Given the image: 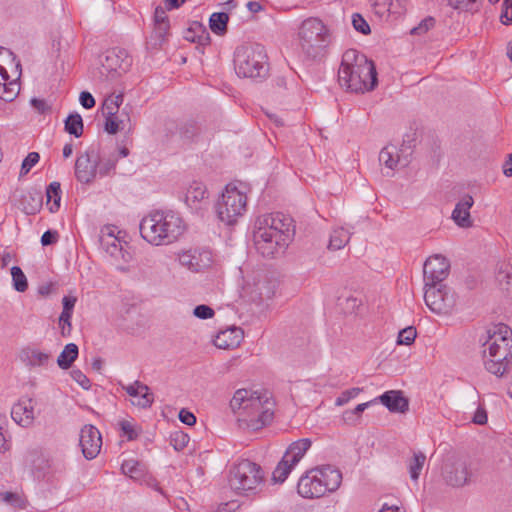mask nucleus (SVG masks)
Returning <instances> with one entry per match:
<instances>
[{
	"instance_id": "nucleus-1",
	"label": "nucleus",
	"mask_w": 512,
	"mask_h": 512,
	"mask_svg": "<svg viewBox=\"0 0 512 512\" xmlns=\"http://www.w3.org/2000/svg\"><path fill=\"white\" fill-rule=\"evenodd\" d=\"M292 222V218L279 212L257 217L253 231L257 251L267 258L283 253L294 234Z\"/></svg>"
},
{
	"instance_id": "nucleus-2",
	"label": "nucleus",
	"mask_w": 512,
	"mask_h": 512,
	"mask_svg": "<svg viewBox=\"0 0 512 512\" xmlns=\"http://www.w3.org/2000/svg\"><path fill=\"white\" fill-rule=\"evenodd\" d=\"M338 81L347 91H370L377 85V72L372 61L357 50H347L338 70Z\"/></svg>"
},
{
	"instance_id": "nucleus-3",
	"label": "nucleus",
	"mask_w": 512,
	"mask_h": 512,
	"mask_svg": "<svg viewBox=\"0 0 512 512\" xmlns=\"http://www.w3.org/2000/svg\"><path fill=\"white\" fill-rule=\"evenodd\" d=\"M182 218L173 211H154L145 216L139 225L142 238L151 245H168L184 232Z\"/></svg>"
},
{
	"instance_id": "nucleus-4",
	"label": "nucleus",
	"mask_w": 512,
	"mask_h": 512,
	"mask_svg": "<svg viewBox=\"0 0 512 512\" xmlns=\"http://www.w3.org/2000/svg\"><path fill=\"white\" fill-rule=\"evenodd\" d=\"M274 403L267 391L259 392L248 389H238L230 401L234 412L246 411L250 417L247 426L259 430L273 418Z\"/></svg>"
},
{
	"instance_id": "nucleus-5",
	"label": "nucleus",
	"mask_w": 512,
	"mask_h": 512,
	"mask_svg": "<svg viewBox=\"0 0 512 512\" xmlns=\"http://www.w3.org/2000/svg\"><path fill=\"white\" fill-rule=\"evenodd\" d=\"M483 359L488 372L502 376L507 369V361L512 357V330L505 324H498L489 331L484 343Z\"/></svg>"
},
{
	"instance_id": "nucleus-6",
	"label": "nucleus",
	"mask_w": 512,
	"mask_h": 512,
	"mask_svg": "<svg viewBox=\"0 0 512 512\" xmlns=\"http://www.w3.org/2000/svg\"><path fill=\"white\" fill-rule=\"evenodd\" d=\"M234 66L238 76L265 78L269 71L265 48L257 43L239 46L234 53Z\"/></svg>"
},
{
	"instance_id": "nucleus-7",
	"label": "nucleus",
	"mask_w": 512,
	"mask_h": 512,
	"mask_svg": "<svg viewBox=\"0 0 512 512\" xmlns=\"http://www.w3.org/2000/svg\"><path fill=\"white\" fill-rule=\"evenodd\" d=\"M298 41L302 53L308 59L315 60L324 56L330 44V33L320 19L310 17L299 26Z\"/></svg>"
},
{
	"instance_id": "nucleus-8",
	"label": "nucleus",
	"mask_w": 512,
	"mask_h": 512,
	"mask_svg": "<svg viewBox=\"0 0 512 512\" xmlns=\"http://www.w3.org/2000/svg\"><path fill=\"white\" fill-rule=\"evenodd\" d=\"M229 485L240 496H254L264 485V473L260 465L243 459L229 471Z\"/></svg>"
},
{
	"instance_id": "nucleus-9",
	"label": "nucleus",
	"mask_w": 512,
	"mask_h": 512,
	"mask_svg": "<svg viewBox=\"0 0 512 512\" xmlns=\"http://www.w3.org/2000/svg\"><path fill=\"white\" fill-rule=\"evenodd\" d=\"M247 197L235 186L227 185L216 203V212L220 221L234 224L246 211Z\"/></svg>"
},
{
	"instance_id": "nucleus-10",
	"label": "nucleus",
	"mask_w": 512,
	"mask_h": 512,
	"mask_svg": "<svg viewBox=\"0 0 512 512\" xmlns=\"http://www.w3.org/2000/svg\"><path fill=\"white\" fill-rule=\"evenodd\" d=\"M424 300L429 309L438 315L450 314L456 305L455 293L446 284L424 285Z\"/></svg>"
},
{
	"instance_id": "nucleus-11",
	"label": "nucleus",
	"mask_w": 512,
	"mask_h": 512,
	"mask_svg": "<svg viewBox=\"0 0 512 512\" xmlns=\"http://www.w3.org/2000/svg\"><path fill=\"white\" fill-rule=\"evenodd\" d=\"M471 472L467 462L457 456H448L442 467L444 482L455 488L463 487L469 482Z\"/></svg>"
},
{
	"instance_id": "nucleus-12",
	"label": "nucleus",
	"mask_w": 512,
	"mask_h": 512,
	"mask_svg": "<svg viewBox=\"0 0 512 512\" xmlns=\"http://www.w3.org/2000/svg\"><path fill=\"white\" fill-rule=\"evenodd\" d=\"M450 264L442 255L429 257L423 267L424 282L426 286L443 284L449 274Z\"/></svg>"
},
{
	"instance_id": "nucleus-13",
	"label": "nucleus",
	"mask_w": 512,
	"mask_h": 512,
	"mask_svg": "<svg viewBox=\"0 0 512 512\" xmlns=\"http://www.w3.org/2000/svg\"><path fill=\"white\" fill-rule=\"evenodd\" d=\"M412 148L405 142L400 148L393 144H388L379 153V162L390 170H394L398 165L405 167L410 162Z\"/></svg>"
},
{
	"instance_id": "nucleus-14",
	"label": "nucleus",
	"mask_w": 512,
	"mask_h": 512,
	"mask_svg": "<svg viewBox=\"0 0 512 512\" xmlns=\"http://www.w3.org/2000/svg\"><path fill=\"white\" fill-rule=\"evenodd\" d=\"M98 161L93 148L88 149L77 157L75 162V177L83 184H91L97 174Z\"/></svg>"
},
{
	"instance_id": "nucleus-15",
	"label": "nucleus",
	"mask_w": 512,
	"mask_h": 512,
	"mask_svg": "<svg viewBox=\"0 0 512 512\" xmlns=\"http://www.w3.org/2000/svg\"><path fill=\"white\" fill-rule=\"evenodd\" d=\"M179 263L191 272H200L212 263V253L206 249H190L178 255Z\"/></svg>"
},
{
	"instance_id": "nucleus-16",
	"label": "nucleus",
	"mask_w": 512,
	"mask_h": 512,
	"mask_svg": "<svg viewBox=\"0 0 512 512\" xmlns=\"http://www.w3.org/2000/svg\"><path fill=\"white\" fill-rule=\"evenodd\" d=\"M101 63L102 68L108 73L120 75L129 69L132 59L125 49L116 47L105 53L104 60Z\"/></svg>"
},
{
	"instance_id": "nucleus-17",
	"label": "nucleus",
	"mask_w": 512,
	"mask_h": 512,
	"mask_svg": "<svg viewBox=\"0 0 512 512\" xmlns=\"http://www.w3.org/2000/svg\"><path fill=\"white\" fill-rule=\"evenodd\" d=\"M80 446L86 459H94L100 452L102 437L93 425H85L80 432Z\"/></svg>"
},
{
	"instance_id": "nucleus-18",
	"label": "nucleus",
	"mask_w": 512,
	"mask_h": 512,
	"mask_svg": "<svg viewBox=\"0 0 512 512\" xmlns=\"http://www.w3.org/2000/svg\"><path fill=\"white\" fill-rule=\"evenodd\" d=\"M297 491L303 498H319L326 494L325 488L313 469L303 475L297 485Z\"/></svg>"
},
{
	"instance_id": "nucleus-19",
	"label": "nucleus",
	"mask_w": 512,
	"mask_h": 512,
	"mask_svg": "<svg viewBox=\"0 0 512 512\" xmlns=\"http://www.w3.org/2000/svg\"><path fill=\"white\" fill-rule=\"evenodd\" d=\"M373 11L379 17L400 16L406 10V0H370Z\"/></svg>"
},
{
	"instance_id": "nucleus-20",
	"label": "nucleus",
	"mask_w": 512,
	"mask_h": 512,
	"mask_svg": "<svg viewBox=\"0 0 512 512\" xmlns=\"http://www.w3.org/2000/svg\"><path fill=\"white\" fill-rule=\"evenodd\" d=\"M377 399L393 413H405L409 409V401L400 390L386 391Z\"/></svg>"
},
{
	"instance_id": "nucleus-21",
	"label": "nucleus",
	"mask_w": 512,
	"mask_h": 512,
	"mask_svg": "<svg viewBox=\"0 0 512 512\" xmlns=\"http://www.w3.org/2000/svg\"><path fill=\"white\" fill-rule=\"evenodd\" d=\"M313 470L317 472V476L319 480H321V484L325 488L326 493L334 492L339 488L342 481V474L337 468L331 465H325Z\"/></svg>"
},
{
	"instance_id": "nucleus-22",
	"label": "nucleus",
	"mask_w": 512,
	"mask_h": 512,
	"mask_svg": "<svg viewBox=\"0 0 512 512\" xmlns=\"http://www.w3.org/2000/svg\"><path fill=\"white\" fill-rule=\"evenodd\" d=\"M473 204L474 200L471 195H465L456 204L452 212V219L458 226L462 228H468L472 226V220L469 210L473 206Z\"/></svg>"
},
{
	"instance_id": "nucleus-23",
	"label": "nucleus",
	"mask_w": 512,
	"mask_h": 512,
	"mask_svg": "<svg viewBox=\"0 0 512 512\" xmlns=\"http://www.w3.org/2000/svg\"><path fill=\"white\" fill-rule=\"evenodd\" d=\"M11 417L17 424L23 427L30 426L34 420L32 399L15 404L11 410Z\"/></svg>"
},
{
	"instance_id": "nucleus-24",
	"label": "nucleus",
	"mask_w": 512,
	"mask_h": 512,
	"mask_svg": "<svg viewBox=\"0 0 512 512\" xmlns=\"http://www.w3.org/2000/svg\"><path fill=\"white\" fill-rule=\"evenodd\" d=\"M108 232L102 231L100 236V245L102 249L115 260L125 259L121 241L113 234L110 229Z\"/></svg>"
},
{
	"instance_id": "nucleus-25",
	"label": "nucleus",
	"mask_w": 512,
	"mask_h": 512,
	"mask_svg": "<svg viewBox=\"0 0 512 512\" xmlns=\"http://www.w3.org/2000/svg\"><path fill=\"white\" fill-rule=\"evenodd\" d=\"M207 189L206 186L201 183L194 181L187 188L185 194V202L191 209H199L202 204L206 202Z\"/></svg>"
},
{
	"instance_id": "nucleus-26",
	"label": "nucleus",
	"mask_w": 512,
	"mask_h": 512,
	"mask_svg": "<svg viewBox=\"0 0 512 512\" xmlns=\"http://www.w3.org/2000/svg\"><path fill=\"white\" fill-rule=\"evenodd\" d=\"M0 99L5 102L13 101L19 94L20 85L17 81H9V74L5 67L0 65Z\"/></svg>"
},
{
	"instance_id": "nucleus-27",
	"label": "nucleus",
	"mask_w": 512,
	"mask_h": 512,
	"mask_svg": "<svg viewBox=\"0 0 512 512\" xmlns=\"http://www.w3.org/2000/svg\"><path fill=\"white\" fill-rule=\"evenodd\" d=\"M242 338V330L240 328H230L220 331L215 339L214 345L220 349H230L236 347Z\"/></svg>"
},
{
	"instance_id": "nucleus-28",
	"label": "nucleus",
	"mask_w": 512,
	"mask_h": 512,
	"mask_svg": "<svg viewBox=\"0 0 512 512\" xmlns=\"http://www.w3.org/2000/svg\"><path fill=\"white\" fill-rule=\"evenodd\" d=\"M309 438L299 439L289 445L284 456L291 460L292 464H297L311 447Z\"/></svg>"
},
{
	"instance_id": "nucleus-29",
	"label": "nucleus",
	"mask_w": 512,
	"mask_h": 512,
	"mask_svg": "<svg viewBox=\"0 0 512 512\" xmlns=\"http://www.w3.org/2000/svg\"><path fill=\"white\" fill-rule=\"evenodd\" d=\"M21 360L29 367L47 365L50 355L37 349L27 348L21 352Z\"/></svg>"
},
{
	"instance_id": "nucleus-30",
	"label": "nucleus",
	"mask_w": 512,
	"mask_h": 512,
	"mask_svg": "<svg viewBox=\"0 0 512 512\" xmlns=\"http://www.w3.org/2000/svg\"><path fill=\"white\" fill-rule=\"evenodd\" d=\"M496 279L500 288L508 297H512V264L502 263L499 265Z\"/></svg>"
},
{
	"instance_id": "nucleus-31",
	"label": "nucleus",
	"mask_w": 512,
	"mask_h": 512,
	"mask_svg": "<svg viewBox=\"0 0 512 512\" xmlns=\"http://www.w3.org/2000/svg\"><path fill=\"white\" fill-rule=\"evenodd\" d=\"M121 470L124 475L139 481L146 474V465L136 459H127L122 463Z\"/></svg>"
},
{
	"instance_id": "nucleus-32",
	"label": "nucleus",
	"mask_w": 512,
	"mask_h": 512,
	"mask_svg": "<svg viewBox=\"0 0 512 512\" xmlns=\"http://www.w3.org/2000/svg\"><path fill=\"white\" fill-rule=\"evenodd\" d=\"M96 159L98 161V174L101 177L109 176L116 168V164L118 162L117 152H112L108 155L102 154L99 155L96 152Z\"/></svg>"
},
{
	"instance_id": "nucleus-33",
	"label": "nucleus",
	"mask_w": 512,
	"mask_h": 512,
	"mask_svg": "<svg viewBox=\"0 0 512 512\" xmlns=\"http://www.w3.org/2000/svg\"><path fill=\"white\" fill-rule=\"evenodd\" d=\"M78 346L74 343L67 344L57 358V364L61 369H69L78 357Z\"/></svg>"
},
{
	"instance_id": "nucleus-34",
	"label": "nucleus",
	"mask_w": 512,
	"mask_h": 512,
	"mask_svg": "<svg viewBox=\"0 0 512 512\" xmlns=\"http://www.w3.org/2000/svg\"><path fill=\"white\" fill-rule=\"evenodd\" d=\"M64 129L76 138L81 137L84 129L81 115L77 112L69 114L64 121Z\"/></svg>"
},
{
	"instance_id": "nucleus-35",
	"label": "nucleus",
	"mask_w": 512,
	"mask_h": 512,
	"mask_svg": "<svg viewBox=\"0 0 512 512\" xmlns=\"http://www.w3.org/2000/svg\"><path fill=\"white\" fill-rule=\"evenodd\" d=\"M351 232L343 227L336 228L330 235L328 248L331 250H339L349 242Z\"/></svg>"
},
{
	"instance_id": "nucleus-36",
	"label": "nucleus",
	"mask_w": 512,
	"mask_h": 512,
	"mask_svg": "<svg viewBox=\"0 0 512 512\" xmlns=\"http://www.w3.org/2000/svg\"><path fill=\"white\" fill-rule=\"evenodd\" d=\"M229 16L225 12H215L210 16L209 26L212 32L217 35H222L227 30V23Z\"/></svg>"
},
{
	"instance_id": "nucleus-37",
	"label": "nucleus",
	"mask_w": 512,
	"mask_h": 512,
	"mask_svg": "<svg viewBox=\"0 0 512 512\" xmlns=\"http://www.w3.org/2000/svg\"><path fill=\"white\" fill-rule=\"evenodd\" d=\"M296 464H292L291 460L287 457L283 456L281 461L278 463L277 467L272 473V479L276 483H283L288 475L290 474L291 470L294 468Z\"/></svg>"
},
{
	"instance_id": "nucleus-38",
	"label": "nucleus",
	"mask_w": 512,
	"mask_h": 512,
	"mask_svg": "<svg viewBox=\"0 0 512 512\" xmlns=\"http://www.w3.org/2000/svg\"><path fill=\"white\" fill-rule=\"evenodd\" d=\"M47 204H52L49 207L51 212L58 211L61 201V187L59 182H52L46 189Z\"/></svg>"
},
{
	"instance_id": "nucleus-39",
	"label": "nucleus",
	"mask_w": 512,
	"mask_h": 512,
	"mask_svg": "<svg viewBox=\"0 0 512 512\" xmlns=\"http://www.w3.org/2000/svg\"><path fill=\"white\" fill-rule=\"evenodd\" d=\"M426 462V456L422 452H414L413 457L409 460L408 470L410 474V478L413 481H417L420 473L423 469V466Z\"/></svg>"
},
{
	"instance_id": "nucleus-40",
	"label": "nucleus",
	"mask_w": 512,
	"mask_h": 512,
	"mask_svg": "<svg viewBox=\"0 0 512 512\" xmlns=\"http://www.w3.org/2000/svg\"><path fill=\"white\" fill-rule=\"evenodd\" d=\"M377 399L358 404L354 409L352 410H346L343 412L342 418L343 421L348 425H355L359 418L361 417V414L374 402H376Z\"/></svg>"
},
{
	"instance_id": "nucleus-41",
	"label": "nucleus",
	"mask_w": 512,
	"mask_h": 512,
	"mask_svg": "<svg viewBox=\"0 0 512 512\" xmlns=\"http://www.w3.org/2000/svg\"><path fill=\"white\" fill-rule=\"evenodd\" d=\"M135 385H137L140 389L143 390L142 393L138 396L137 401H133L132 404L136 405L140 408H149L154 402L153 393L150 392V388L143 384L142 382L136 380Z\"/></svg>"
},
{
	"instance_id": "nucleus-42",
	"label": "nucleus",
	"mask_w": 512,
	"mask_h": 512,
	"mask_svg": "<svg viewBox=\"0 0 512 512\" xmlns=\"http://www.w3.org/2000/svg\"><path fill=\"white\" fill-rule=\"evenodd\" d=\"M123 103V94H111L103 102L104 115H116L120 105Z\"/></svg>"
},
{
	"instance_id": "nucleus-43",
	"label": "nucleus",
	"mask_w": 512,
	"mask_h": 512,
	"mask_svg": "<svg viewBox=\"0 0 512 512\" xmlns=\"http://www.w3.org/2000/svg\"><path fill=\"white\" fill-rule=\"evenodd\" d=\"M11 275L14 289L18 292H25L28 288V281L21 268L13 266L11 268Z\"/></svg>"
},
{
	"instance_id": "nucleus-44",
	"label": "nucleus",
	"mask_w": 512,
	"mask_h": 512,
	"mask_svg": "<svg viewBox=\"0 0 512 512\" xmlns=\"http://www.w3.org/2000/svg\"><path fill=\"white\" fill-rule=\"evenodd\" d=\"M436 20L432 16H427L421 22L413 27L410 31L411 35H424L435 26Z\"/></svg>"
},
{
	"instance_id": "nucleus-45",
	"label": "nucleus",
	"mask_w": 512,
	"mask_h": 512,
	"mask_svg": "<svg viewBox=\"0 0 512 512\" xmlns=\"http://www.w3.org/2000/svg\"><path fill=\"white\" fill-rule=\"evenodd\" d=\"M363 388L353 387L348 390L343 391L336 399V406H343L347 404L350 400L356 398L361 392Z\"/></svg>"
},
{
	"instance_id": "nucleus-46",
	"label": "nucleus",
	"mask_w": 512,
	"mask_h": 512,
	"mask_svg": "<svg viewBox=\"0 0 512 512\" xmlns=\"http://www.w3.org/2000/svg\"><path fill=\"white\" fill-rule=\"evenodd\" d=\"M417 332L414 327H406L402 329L397 338V344L399 345H411L415 338H416Z\"/></svg>"
},
{
	"instance_id": "nucleus-47",
	"label": "nucleus",
	"mask_w": 512,
	"mask_h": 512,
	"mask_svg": "<svg viewBox=\"0 0 512 512\" xmlns=\"http://www.w3.org/2000/svg\"><path fill=\"white\" fill-rule=\"evenodd\" d=\"M449 5L465 11H476L479 7L478 0H449Z\"/></svg>"
},
{
	"instance_id": "nucleus-48",
	"label": "nucleus",
	"mask_w": 512,
	"mask_h": 512,
	"mask_svg": "<svg viewBox=\"0 0 512 512\" xmlns=\"http://www.w3.org/2000/svg\"><path fill=\"white\" fill-rule=\"evenodd\" d=\"M352 25L354 29L364 35L370 33V26L367 21L358 13L353 14L352 16Z\"/></svg>"
},
{
	"instance_id": "nucleus-49",
	"label": "nucleus",
	"mask_w": 512,
	"mask_h": 512,
	"mask_svg": "<svg viewBox=\"0 0 512 512\" xmlns=\"http://www.w3.org/2000/svg\"><path fill=\"white\" fill-rule=\"evenodd\" d=\"M39 159L40 156L37 152H30L22 162L20 174L26 175L38 163Z\"/></svg>"
},
{
	"instance_id": "nucleus-50",
	"label": "nucleus",
	"mask_w": 512,
	"mask_h": 512,
	"mask_svg": "<svg viewBox=\"0 0 512 512\" xmlns=\"http://www.w3.org/2000/svg\"><path fill=\"white\" fill-rule=\"evenodd\" d=\"M73 313H67L66 311H62L59 316V326L61 327V334L63 336L70 335L72 325L71 318Z\"/></svg>"
},
{
	"instance_id": "nucleus-51",
	"label": "nucleus",
	"mask_w": 512,
	"mask_h": 512,
	"mask_svg": "<svg viewBox=\"0 0 512 512\" xmlns=\"http://www.w3.org/2000/svg\"><path fill=\"white\" fill-rule=\"evenodd\" d=\"M197 127L194 123H184L179 128L180 137L190 141L197 133Z\"/></svg>"
},
{
	"instance_id": "nucleus-52",
	"label": "nucleus",
	"mask_w": 512,
	"mask_h": 512,
	"mask_svg": "<svg viewBox=\"0 0 512 512\" xmlns=\"http://www.w3.org/2000/svg\"><path fill=\"white\" fill-rule=\"evenodd\" d=\"M500 20L504 25L512 23V0H503Z\"/></svg>"
},
{
	"instance_id": "nucleus-53",
	"label": "nucleus",
	"mask_w": 512,
	"mask_h": 512,
	"mask_svg": "<svg viewBox=\"0 0 512 512\" xmlns=\"http://www.w3.org/2000/svg\"><path fill=\"white\" fill-rule=\"evenodd\" d=\"M214 310L205 304L198 305L193 310V315L199 319H210L214 316Z\"/></svg>"
},
{
	"instance_id": "nucleus-54",
	"label": "nucleus",
	"mask_w": 512,
	"mask_h": 512,
	"mask_svg": "<svg viewBox=\"0 0 512 512\" xmlns=\"http://www.w3.org/2000/svg\"><path fill=\"white\" fill-rule=\"evenodd\" d=\"M71 377L76 381L83 389L88 390L91 386L88 377L79 369H73L71 371Z\"/></svg>"
},
{
	"instance_id": "nucleus-55",
	"label": "nucleus",
	"mask_w": 512,
	"mask_h": 512,
	"mask_svg": "<svg viewBox=\"0 0 512 512\" xmlns=\"http://www.w3.org/2000/svg\"><path fill=\"white\" fill-rule=\"evenodd\" d=\"M106 121H105V130L109 134H115L120 129V124L122 121H119L116 117V115H105Z\"/></svg>"
},
{
	"instance_id": "nucleus-56",
	"label": "nucleus",
	"mask_w": 512,
	"mask_h": 512,
	"mask_svg": "<svg viewBox=\"0 0 512 512\" xmlns=\"http://www.w3.org/2000/svg\"><path fill=\"white\" fill-rule=\"evenodd\" d=\"M173 446L176 450H182L189 442V437L183 432H177L172 438Z\"/></svg>"
},
{
	"instance_id": "nucleus-57",
	"label": "nucleus",
	"mask_w": 512,
	"mask_h": 512,
	"mask_svg": "<svg viewBox=\"0 0 512 512\" xmlns=\"http://www.w3.org/2000/svg\"><path fill=\"white\" fill-rule=\"evenodd\" d=\"M169 29H170V23H169V20L168 21H164V22H159V23H155L154 24V31H155V34L156 36L159 38V39H164L168 32H169Z\"/></svg>"
},
{
	"instance_id": "nucleus-58",
	"label": "nucleus",
	"mask_w": 512,
	"mask_h": 512,
	"mask_svg": "<svg viewBox=\"0 0 512 512\" xmlns=\"http://www.w3.org/2000/svg\"><path fill=\"white\" fill-rule=\"evenodd\" d=\"M120 426H121V430L127 436L128 440H133V439L137 438L138 433L134 429V426L131 422L126 421V420L121 421Z\"/></svg>"
},
{
	"instance_id": "nucleus-59",
	"label": "nucleus",
	"mask_w": 512,
	"mask_h": 512,
	"mask_svg": "<svg viewBox=\"0 0 512 512\" xmlns=\"http://www.w3.org/2000/svg\"><path fill=\"white\" fill-rule=\"evenodd\" d=\"M79 101H80V104L85 109H91L95 106L94 97L92 96V94L90 92H87V91H83L80 93Z\"/></svg>"
},
{
	"instance_id": "nucleus-60",
	"label": "nucleus",
	"mask_w": 512,
	"mask_h": 512,
	"mask_svg": "<svg viewBox=\"0 0 512 512\" xmlns=\"http://www.w3.org/2000/svg\"><path fill=\"white\" fill-rule=\"evenodd\" d=\"M58 240V233L56 231L47 230L43 233L41 237V244L43 246H48L56 243Z\"/></svg>"
},
{
	"instance_id": "nucleus-61",
	"label": "nucleus",
	"mask_w": 512,
	"mask_h": 512,
	"mask_svg": "<svg viewBox=\"0 0 512 512\" xmlns=\"http://www.w3.org/2000/svg\"><path fill=\"white\" fill-rule=\"evenodd\" d=\"M179 420L189 426H192L196 423V417L193 413L186 409H181L179 412Z\"/></svg>"
},
{
	"instance_id": "nucleus-62",
	"label": "nucleus",
	"mask_w": 512,
	"mask_h": 512,
	"mask_svg": "<svg viewBox=\"0 0 512 512\" xmlns=\"http://www.w3.org/2000/svg\"><path fill=\"white\" fill-rule=\"evenodd\" d=\"M473 422L478 425H484L487 423V413L484 408L479 407L473 417Z\"/></svg>"
},
{
	"instance_id": "nucleus-63",
	"label": "nucleus",
	"mask_w": 512,
	"mask_h": 512,
	"mask_svg": "<svg viewBox=\"0 0 512 512\" xmlns=\"http://www.w3.org/2000/svg\"><path fill=\"white\" fill-rule=\"evenodd\" d=\"M76 301H77L76 297L64 296L62 299V304H63L62 311H66L67 313H73V309H74Z\"/></svg>"
},
{
	"instance_id": "nucleus-64",
	"label": "nucleus",
	"mask_w": 512,
	"mask_h": 512,
	"mask_svg": "<svg viewBox=\"0 0 512 512\" xmlns=\"http://www.w3.org/2000/svg\"><path fill=\"white\" fill-rule=\"evenodd\" d=\"M2 497L5 502L21 507V499L17 494L12 492H5L2 494Z\"/></svg>"
}]
</instances>
